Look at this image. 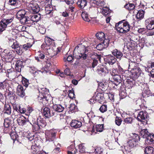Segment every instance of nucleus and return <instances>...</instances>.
Returning a JSON list of instances; mask_svg holds the SVG:
<instances>
[{"label":"nucleus","instance_id":"obj_52","mask_svg":"<svg viewBox=\"0 0 154 154\" xmlns=\"http://www.w3.org/2000/svg\"><path fill=\"white\" fill-rule=\"evenodd\" d=\"M99 110L102 112H104L107 110V106L106 105H102L99 109Z\"/></svg>","mask_w":154,"mask_h":154},{"label":"nucleus","instance_id":"obj_33","mask_svg":"<svg viewBox=\"0 0 154 154\" xmlns=\"http://www.w3.org/2000/svg\"><path fill=\"white\" fill-rule=\"evenodd\" d=\"M144 11L143 10H140L138 11L136 15L137 19L141 20L143 18L144 16Z\"/></svg>","mask_w":154,"mask_h":154},{"label":"nucleus","instance_id":"obj_57","mask_svg":"<svg viewBox=\"0 0 154 154\" xmlns=\"http://www.w3.org/2000/svg\"><path fill=\"white\" fill-rule=\"evenodd\" d=\"M96 48L97 50L101 51L105 47L103 45L102 43H100L98 44L96 46Z\"/></svg>","mask_w":154,"mask_h":154},{"label":"nucleus","instance_id":"obj_39","mask_svg":"<svg viewBox=\"0 0 154 154\" xmlns=\"http://www.w3.org/2000/svg\"><path fill=\"white\" fill-rule=\"evenodd\" d=\"M137 36L134 34H132L131 35L128 36L127 37V39L130 40V41H132L134 42H137L139 39H137Z\"/></svg>","mask_w":154,"mask_h":154},{"label":"nucleus","instance_id":"obj_37","mask_svg":"<svg viewBox=\"0 0 154 154\" xmlns=\"http://www.w3.org/2000/svg\"><path fill=\"white\" fill-rule=\"evenodd\" d=\"M82 17L83 19L85 21L89 22L90 20L89 18L88 15L87 13L85 11H83L81 14Z\"/></svg>","mask_w":154,"mask_h":154},{"label":"nucleus","instance_id":"obj_21","mask_svg":"<svg viewBox=\"0 0 154 154\" xmlns=\"http://www.w3.org/2000/svg\"><path fill=\"white\" fill-rule=\"evenodd\" d=\"M23 63L22 61L18 60L17 61L15 64L16 70L18 72H20L21 69L23 67Z\"/></svg>","mask_w":154,"mask_h":154},{"label":"nucleus","instance_id":"obj_56","mask_svg":"<svg viewBox=\"0 0 154 154\" xmlns=\"http://www.w3.org/2000/svg\"><path fill=\"white\" fill-rule=\"evenodd\" d=\"M133 121V118L131 117L127 118L124 120L125 122L127 124H131Z\"/></svg>","mask_w":154,"mask_h":154},{"label":"nucleus","instance_id":"obj_13","mask_svg":"<svg viewBox=\"0 0 154 154\" xmlns=\"http://www.w3.org/2000/svg\"><path fill=\"white\" fill-rule=\"evenodd\" d=\"M24 117L23 116L19 117L17 119V122L19 125L21 126L24 125L26 126L27 125H30L31 124L28 118V120L25 121L24 119Z\"/></svg>","mask_w":154,"mask_h":154},{"label":"nucleus","instance_id":"obj_19","mask_svg":"<svg viewBox=\"0 0 154 154\" xmlns=\"http://www.w3.org/2000/svg\"><path fill=\"white\" fill-rule=\"evenodd\" d=\"M43 114L46 118H49L51 116L54 115V112L53 111L51 112V111L49 108L45 107L43 109Z\"/></svg>","mask_w":154,"mask_h":154},{"label":"nucleus","instance_id":"obj_28","mask_svg":"<svg viewBox=\"0 0 154 154\" xmlns=\"http://www.w3.org/2000/svg\"><path fill=\"white\" fill-rule=\"evenodd\" d=\"M104 100L103 94L101 93H98L95 97V101H98L100 103L103 102Z\"/></svg>","mask_w":154,"mask_h":154},{"label":"nucleus","instance_id":"obj_25","mask_svg":"<svg viewBox=\"0 0 154 154\" xmlns=\"http://www.w3.org/2000/svg\"><path fill=\"white\" fill-rule=\"evenodd\" d=\"M109 9L106 7H102V8H100L98 11V12L100 11L103 15L106 16L109 13Z\"/></svg>","mask_w":154,"mask_h":154},{"label":"nucleus","instance_id":"obj_40","mask_svg":"<svg viewBox=\"0 0 154 154\" xmlns=\"http://www.w3.org/2000/svg\"><path fill=\"white\" fill-rule=\"evenodd\" d=\"M108 83L104 81L100 82L98 84V86L100 88H102L104 89H106L108 87Z\"/></svg>","mask_w":154,"mask_h":154},{"label":"nucleus","instance_id":"obj_8","mask_svg":"<svg viewBox=\"0 0 154 154\" xmlns=\"http://www.w3.org/2000/svg\"><path fill=\"white\" fill-rule=\"evenodd\" d=\"M14 51L9 50H5L3 53L2 60L7 62H9L12 60Z\"/></svg>","mask_w":154,"mask_h":154},{"label":"nucleus","instance_id":"obj_44","mask_svg":"<svg viewBox=\"0 0 154 154\" xmlns=\"http://www.w3.org/2000/svg\"><path fill=\"white\" fill-rule=\"evenodd\" d=\"M49 44H48L47 43H43L41 45V48L44 50L46 52L48 51L50 48V46H49Z\"/></svg>","mask_w":154,"mask_h":154},{"label":"nucleus","instance_id":"obj_23","mask_svg":"<svg viewBox=\"0 0 154 154\" xmlns=\"http://www.w3.org/2000/svg\"><path fill=\"white\" fill-rule=\"evenodd\" d=\"M82 125L81 122L76 120H72L71 123V126L75 128H78L81 127Z\"/></svg>","mask_w":154,"mask_h":154},{"label":"nucleus","instance_id":"obj_60","mask_svg":"<svg viewBox=\"0 0 154 154\" xmlns=\"http://www.w3.org/2000/svg\"><path fill=\"white\" fill-rule=\"evenodd\" d=\"M20 107V105L18 104H14L13 105V108L14 110H15L18 112H19Z\"/></svg>","mask_w":154,"mask_h":154},{"label":"nucleus","instance_id":"obj_42","mask_svg":"<svg viewBox=\"0 0 154 154\" xmlns=\"http://www.w3.org/2000/svg\"><path fill=\"white\" fill-rule=\"evenodd\" d=\"M125 7L128 10L131 11L133 10L135 8L134 4L132 3H128L125 6Z\"/></svg>","mask_w":154,"mask_h":154},{"label":"nucleus","instance_id":"obj_24","mask_svg":"<svg viewBox=\"0 0 154 154\" xmlns=\"http://www.w3.org/2000/svg\"><path fill=\"white\" fill-rule=\"evenodd\" d=\"M132 139L129 140L128 142V147H129V149H126V147H125V151L126 152H130L131 150V148L134 147L136 145V142L134 141Z\"/></svg>","mask_w":154,"mask_h":154},{"label":"nucleus","instance_id":"obj_64","mask_svg":"<svg viewBox=\"0 0 154 154\" xmlns=\"http://www.w3.org/2000/svg\"><path fill=\"white\" fill-rule=\"evenodd\" d=\"M141 87L142 88H143V91H145L146 90H148V88L147 87V85L146 84H144Z\"/></svg>","mask_w":154,"mask_h":154},{"label":"nucleus","instance_id":"obj_59","mask_svg":"<svg viewBox=\"0 0 154 154\" xmlns=\"http://www.w3.org/2000/svg\"><path fill=\"white\" fill-rule=\"evenodd\" d=\"M8 4L11 5L16 6L17 0H9Z\"/></svg>","mask_w":154,"mask_h":154},{"label":"nucleus","instance_id":"obj_45","mask_svg":"<svg viewBox=\"0 0 154 154\" xmlns=\"http://www.w3.org/2000/svg\"><path fill=\"white\" fill-rule=\"evenodd\" d=\"M103 125H97L96 126V130L97 132H101L103 130Z\"/></svg>","mask_w":154,"mask_h":154},{"label":"nucleus","instance_id":"obj_26","mask_svg":"<svg viewBox=\"0 0 154 154\" xmlns=\"http://www.w3.org/2000/svg\"><path fill=\"white\" fill-rule=\"evenodd\" d=\"M87 4V0H78L77 4L81 9H83L86 6Z\"/></svg>","mask_w":154,"mask_h":154},{"label":"nucleus","instance_id":"obj_4","mask_svg":"<svg viewBox=\"0 0 154 154\" xmlns=\"http://www.w3.org/2000/svg\"><path fill=\"white\" fill-rule=\"evenodd\" d=\"M141 136L145 138V143L148 144H154V135L149 134L147 129H143L140 131Z\"/></svg>","mask_w":154,"mask_h":154},{"label":"nucleus","instance_id":"obj_58","mask_svg":"<svg viewBox=\"0 0 154 154\" xmlns=\"http://www.w3.org/2000/svg\"><path fill=\"white\" fill-rule=\"evenodd\" d=\"M45 42L46 43H47L48 44H49V46H50V45L52 43V40L50 38L48 37H47L45 38Z\"/></svg>","mask_w":154,"mask_h":154},{"label":"nucleus","instance_id":"obj_55","mask_svg":"<svg viewBox=\"0 0 154 154\" xmlns=\"http://www.w3.org/2000/svg\"><path fill=\"white\" fill-rule=\"evenodd\" d=\"M91 113L92 114V116L91 117V120H92L94 122H96L97 120L99 119V116H95L92 113Z\"/></svg>","mask_w":154,"mask_h":154},{"label":"nucleus","instance_id":"obj_18","mask_svg":"<svg viewBox=\"0 0 154 154\" xmlns=\"http://www.w3.org/2000/svg\"><path fill=\"white\" fill-rule=\"evenodd\" d=\"M141 70L138 66L136 67L134 69L131 70V72L132 73L133 77L134 78H137L140 75L141 72Z\"/></svg>","mask_w":154,"mask_h":154},{"label":"nucleus","instance_id":"obj_31","mask_svg":"<svg viewBox=\"0 0 154 154\" xmlns=\"http://www.w3.org/2000/svg\"><path fill=\"white\" fill-rule=\"evenodd\" d=\"M54 22L57 25H60L61 26V28L63 30H62V33L64 35H66L65 32L63 30H64V27L62 24H61V20L60 19L57 17H55L53 20Z\"/></svg>","mask_w":154,"mask_h":154},{"label":"nucleus","instance_id":"obj_14","mask_svg":"<svg viewBox=\"0 0 154 154\" xmlns=\"http://www.w3.org/2000/svg\"><path fill=\"white\" fill-rule=\"evenodd\" d=\"M145 24L147 28L149 30L154 29V18H149L145 21Z\"/></svg>","mask_w":154,"mask_h":154},{"label":"nucleus","instance_id":"obj_12","mask_svg":"<svg viewBox=\"0 0 154 154\" xmlns=\"http://www.w3.org/2000/svg\"><path fill=\"white\" fill-rule=\"evenodd\" d=\"M36 123H33V126L35 129L36 130H38L41 128V127H44L46 125L45 122L40 119H38Z\"/></svg>","mask_w":154,"mask_h":154},{"label":"nucleus","instance_id":"obj_38","mask_svg":"<svg viewBox=\"0 0 154 154\" xmlns=\"http://www.w3.org/2000/svg\"><path fill=\"white\" fill-rule=\"evenodd\" d=\"M138 66V64L135 62L131 61L130 62L129 66L128 69L129 70H133L136 67Z\"/></svg>","mask_w":154,"mask_h":154},{"label":"nucleus","instance_id":"obj_2","mask_svg":"<svg viewBox=\"0 0 154 154\" xmlns=\"http://www.w3.org/2000/svg\"><path fill=\"white\" fill-rule=\"evenodd\" d=\"M32 46V44L26 43L25 44L19 45L17 42H14L11 47L13 49H15L17 53L18 54H21L24 51L29 50Z\"/></svg>","mask_w":154,"mask_h":154},{"label":"nucleus","instance_id":"obj_61","mask_svg":"<svg viewBox=\"0 0 154 154\" xmlns=\"http://www.w3.org/2000/svg\"><path fill=\"white\" fill-rule=\"evenodd\" d=\"M73 90H72V91L71 90H70L69 91V94H68V96L69 97L72 99H73V98H75V94L73 92Z\"/></svg>","mask_w":154,"mask_h":154},{"label":"nucleus","instance_id":"obj_15","mask_svg":"<svg viewBox=\"0 0 154 154\" xmlns=\"http://www.w3.org/2000/svg\"><path fill=\"white\" fill-rule=\"evenodd\" d=\"M128 43L127 45L125 46L124 48V51H125V50L126 51V49H127L128 50L127 51L128 52L127 53L128 54L130 52V51L132 50L133 49V48L136 45L135 43L136 42H134L132 41H130V40H128ZM126 52L124 51V53Z\"/></svg>","mask_w":154,"mask_h":154},{"label":"nucleus","instance_id":"obj_41","mask_svg":"<svg viewBox=\"0 0 154 154\" xmlns=\"http://www.w3.org/2000/svg\"><path fill=\"white\" fill-rule=\"evenodd\" d=\"M144 151L146 154H152L153 152V148L150 146L146 147Z\"/></svg>","mask_w":154,"mask_h":154},{"label":"nucleus","instance_id":"obj_1","mask_svg":"<svg viewBox=\"0 0 154 154\" xmlns=\"http://www.w3.org/2000/svg\"><path fill=\"white\" fill-rule=\"evenodd\" d=\"M38 90L40 94L38 97V100L42 103L43 105L46 104L50 98L49 90L45 88H39Z\"/></svg>","mask_w":154,"mask_h":154},{"label":"nucleus","instance_id":"obj_32","mask_svg":"<svg viewBox=\"0 0 154 154\" xmlns=\"http://www.w3.org/2000/svg\"><path fill=\"white\" fill-rule=\"evenodd\" d=\"M53 8L52 5H48L45 7V11L46 14H49L52 12Z\"/></svg>","mask_w":154,"mask_h":154},{"label":"nucleus","instance_id":"obj_16","mask_svg":"<svg viewBox=\"0 0 154 154\" xmlns=\"http://www.w3.org/2000/svg\"><path fill=\"white\" fill-rule=\"evenodd\" d=\"M92 4L91 6L102 8L105 4V2L103 0H92L91 1Z\"/></svg>","mask_w":154,"mask_h":154},{"label":"nucleus","instance_id":"obj_34","mask_svg":"<svg viewBox=\"0 0 154 154\" xmlns=\"http://www.w3.org/2000/svg\"><path fill=\"white\" fill-rule=\"evenodd\" d=\"M40 15H34L31 17L30 20H29L30 21L29 22L30 23H31V21L32 22V23H33L34 22H37L40 19Z\"/></svg>","mask_w":154,"mask_h":154},{"label":"nucleus","instance_id":"obj_53","mask_svg":"<svg viewBox=\"0 0 154 154\" xmlns=\"http://www.w3.org/2000/svg\"><path fill=\"white\" fill-rule=\"evenodd\" d=\"M103 40V42L101 43L103 44L105 48H106L108 45L109 40L105 38Z\"/></svg>","mask_w":154,"mask_h":154},{"label":"nucleus","instance_id":"obj_29","mask_svg":"<svg viewBox=\"0 0 154 154\" xmlns=\"http://www.w3.org/2000/svg\"><path fill=\"white\" fill-rule=\"evenodd\" d=\"M56 54V52L54 51L52 48H51L48 50L47 53H46V55L48 56L47 57L48 58H50L53 57Z\"/></svg>","mask_w":154,"mask_h":154},{"label":"nucleus","instance_id":"obj_51","mask_svg":"<svg viewBox=\"0 0 154 154\" xmlns=\"http://www.w3.org/2000/svg\"><path fill=\"white\" fill-rule=\"evenodd\" d=\"M122 120L120 118L116 117L115 119V122L116 125L119 126L121 123Z\"/></svg>","mask_w":154,"mask_h":154},{"label":"nucleus","instance_id":"obj_27","mask_svg":"<svg viewBox=\"0 0 154 154\" xmlns=\"http://www.w3.org/2000/svg\"><path fill=\"white\" fill-rule=\"evenodd\" d=\"M116 60L115 57L111 55H109L107 57V62L109 65H113Z\"/></svg>","mask_w":154,"mask_h":154},{"label":"nucleus","instance_id":"obj_36","mask_svg":"<svg viewBox=\"0 0 154 154\" xmlns=\"http://www.w3.org/2000/svg\"><path fill=\"white\" fill-rule=\"evenodd\" d=\"M13 122L9 118L6 119L4 120V125L6 128H8L12 124Z\"/></svg>","mask_w":154,"mask_h":154},{"label":"nucleus","instance_id":"obj_50","mask_svg":"<svg viewBox=\"0 0 154 154\" xmlns=\"http://www.w3.org/2000/svg\"><path fill=\"white\" fill-rule=\"evenodd\" d=\"M132 140H134V141L137 142L140 140V137L137 134H133V136H132Z\"/></svg>","mask_w":154,"mask_h":154},{"label":"nucleus","instance_id":"obj_54","mask_svg":"<svg viewBox=\"0 0 154 154\" xmlns=\"http://www.w3.org/2000/svg\"><path fill=\"white\" fill-rule=\"evenodd\" d=\"M11 137L13 140H15L17 138V135L15 132H13L10 134Z\"/></svg>","mask_w":154,"mask_h":154},{"label":"nucleus","instance_id":"obj_63","mask_svg":"<svg viewBox=\"0 0 154 154\" xmlns=\"http://www.w3.org/2000/svg\"><path fill=\"white\" fill-rule=\"evenodd\" d=\"M102 149L98 147L95 149V152H96L97 154H100L102 152Z\"/></svg>","mask_w":154,"mask_h":154},{"label":"nucleus","instance_id":"obj_9","mask_svg":"<svg viewBox=\"0 0 154 154\" xmlns=\"http://www.w3.org/2000/svg\"><path fill=\"white\" fill-rule=\"evenodd\" d=\"M88 54V50L86 49H85L84 52L82 53L76 52L75 49L73 52L74 57L75 58L78 59H81L82 60H85L87 58Z\"/></svg>","mask_w":154,"mask_h":154},{"label":"nucleus","instance_id":"obj_5","mask_svg":"<svg viewBox=\"0 0 154 154\" xmlns=\"http://www.w3.org/2000/svg\"><path fill=\"white\" fill-rule=\"evenodd\" d=\"M26 11L24 10L19 11L16 14L17 17L22 23L29 24V18L26 16Z\"/></svg>","mask_w":154,"mask_h":154},{"label":"nucleus","instance_id":"obj_49","mask_svg":"<svg viewBox=\"0 0 154 154\" xmlns=\"http://www.w3.org/2000/svg\"><path fill=\"white\" fill-rule=\"evenodd\" d=\"M23 85L26 87H28L29 84L28 80L26 78H23L22 81Z\"/></svg>","mask_w":154,"mask_h":154},{"label":"nucleus","instance_id":"obj_7","mask_svg":"<svg viewBox=\"0 0 154 154\" xmlns=\"http://www.w3.org/2000/svg\"><path fill=\"white\" fill-rule=\"evenodd\" d=\"M57 131L55 130L51 129L46 131L45 138L46 141H52L56 137Z\"/></svg>","mask_w":154,"mask_h":154},{"label":"nucleus","instance_id":"obj_3","mask_svg":"<svg viewBox=\"0 0 154 154\" xmlns=\"http://www.w3.org/2000/svg\"><path fill=\"white\" fill-rule=\"evenodd\" d=\"M130 26L127 22L120 21L116 25L117 30L121 33H125L129 31L130 29Z\"/></svg>","mask_w":154,"mask_h":154},{"label":"nucleus","instance_id":"obj_22","mask_svg":"<svg viewBox=\"0 0 154 154\" xmlns=\"http://www.w3.org/2000/svg\"><path fill=\"white\" fill-rule=\"evenodd\" d=\"M53 108L54 110L58 112H62L64 109V107L61 105L57 104L56 103H54Z\"/></svg>","mask_w":154,"mask_h":154},{"label":"nucleus","instance_id":"obj_46","mask_svg":"<svg viewBox=\"0 0 154 154\" xmlns=\"http://www.w3.org/2000/svg\"><path fill=\"white\" fill-rule=\"evenodd\" d=\"M109 69H108L107 71L105 70L104 68H101L98 69V72L100 73H101L102 75H105L106 73L108 72Z\"/></svg>","mask_w":154,"mask_h":154},{"label":"nucleus","instance_id":"obj_17","mask_svg":"<svg viewBox=\"0 0 154 154\" xmlns=\"http://www.w3.org/2000/svg\"><path fill=\"white\" fill-rule=\"evenodd\" d=\"M148 116V113L146 112L140 111L137 115V119L139 121L143 122L147 118Z\"/></svg>","mask_w":154,"mask_h":154},{"label":"nucleus","instance_id":"obj_48","mask_svg":"<svg viewBox=\"0 0 154 154\" xmlns=\"http://www.w3.org/2000/svg\"><path fill=\"white\" fill-rule=\"evenodd\" d=\"M79 151L81 152H84L85 151V147L84 144H80L79 146Z\"/></svg>","mask_w":154,"mask_h":154},{"label":"nucleus","instance_id":"obj_35","mask_svg":"<svg viewBox=\"0 0 154 154\" xmlns=\"http://www.w3.org/2000/svg\"><path fill=\"white\" fill-rule=\"evenodd\" d=\"M96 36L98 39L100 40H103L105 38V35L102 32H100L97 33L96 34Z\"/></svg>","mask_w":154,"mask_h":154},{"label":"nucleus","instance_id":"obj_47","mask_svg":"<svg viewBox=\"0 0 154 154\" xmlns=\"http://www.w3.org/2000/svg\"><path fill=\"white\" fill-rule=\"evenodd\" d=\"M73 59V57L71 55L68 56L67 57L66 55H65L64 57V60L65 61L67 60L68 62H72Z\"/></svg>","mask_w":154,"mask_h":154},{"label":"nucleus","instance_id":"obj_62","mask_svg":"<svg viewBox=\"0 0 154 154\" xmlns=\"http://www.w3.org/2000/svg\"><path fill=\"white\" fill-rule=\"evenodd\" d=\"M110 73L111 75L113 76H114L116 75H118L117 74L118 73L117 71H116V70L115 69H113L112 71V72H111Z\"/></svg>","mask_w":154,"mask_h":154},{"label":"nucleus","instance_id":"obj_20","mask_svg":"<svg viewBox=\"0 0 154 154\" xmlns=\"http://www.w3.org/2000/svg\"><path fill=\"white\" fill-rule=\"evenodd\" d=\"M17 93L19 96L23 97L25 95V94L23 86L18 85L17 89Z\"/></svg>","mask_w":154,"mask_h":154},{"label":"nucleus","instance_id":"obj_43","mask_svg":"<svg viewBox=\"0 0 154 154\" xmlns=\"http://www.w3.org/2000/svg\"><path fill=\"white\" fill-rule=\"evenodd\" d=\"M4 110L5 113H6L8 114H10L11 112V107L10 106L7 104L5 106Z\"/></svg>","mask_w":154,"mask_h":154},{"label":"nucleus","instance_id":"obj_11","mask_svg":"<svg viewBox=\"0 0 154 154\" xmlns=\"http://www.w3.org/2000/svg\"><path fill=\"white\" fill-rule=\"evenodd\" d=\"M29 10L32 11V12L34 13H38L39 11V8L38 6L36 3L31 2L30 3H28L27 5Z\"/></svg>","mask_w":154,"mask_h":154},{"label":"nucleus","instance_id":"obj_6","mask_svg":"<svg viewBox=\"0 0 154 154\" xmlns=\"http://www.w3.org/2000/svg\"><path fill=\"white\" fill-rule=\"evenodd\" d=\"M13 17L10 18L3 19L0 21V34L5 29L7 26L13 21Z\"/></svg>","mask_w":154,"mask_h":154},{"label":"nucleus","instance_id":"obj_10","mask_svg":"<svg viewBox=\"0 0 154 154\" xmlns=\"http://www.w3.org/2000/svg\"><path fill=\"white\" fill-rule=\"evenodd\" d=\"M112 81L109 83V85L112 84L113 86V88L114 89H117V86L121 82V77L119 75H116L112 77Z\"/></svg>","mask_w":154,"mask_h":154},{"label":"nucleus","instance_id":"obj_30","mask_svg":"<svg viewBox=\"0 0 154 154\" xmlns=\"http://www.w3.org/2000/svg\"><path fill=\"white\" fill-rule=\"evenodd\" d=\"M114 56L117 58H120L123 56V54L121 52L116 49L114 50L112 52Z\"/></svg>","mask_w":154,"mask_h":154}]
</instances>
